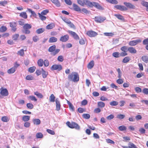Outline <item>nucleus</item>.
Masks as SVG:
<instances>
[{
	"mask_svg": "<svg viewBox=\"0 0 148 148\" xmlns=\"http://www.w3.org/2000/svg\"><path fill=\"white\" fill-rule=\"evenodd\" d=\"M7 4V1H0V5H1L5 6V5Z\"/></svg>",
	"mask_w": 148,
	"mask_h": 148,
	"instance_id": "60",
	"label": "nucleus"
},
{
	"mask_svg": "<svg viewBox=\"0 0 148 148\" xmlns=\"http://www.w3.org/2000/svg\"><path fill=\"white\" fill-rule=\"evenodd\" d=\"M122 147L124 148H137L136 145L133 143H130L129 147L122 146Z\"/></svg>",
	"mask_w": 148,
	"mask_h": 148,
	"instance_id": "20",
	"label": "nucleus"
},
{
	"mask_svg": "<svg viewBox=\"0 0 148 148\" xmlns=\"http://www.w3.org/2000/svg\"><path fill=\"white\" fill-rule=\"evenodd\" d=\"M36 69V67L34 66H33L29 68L28 69V71L30 73H32Z\"/></svg>",
	"mask_w": 148,
	"mask_h": 148,
	"instance_id": "40",
	"label": "nucleus"
},
{
	"mask_svg": "<svg viewBox=\"0 0 148 148\" xmlns=\"http://www.w3.org/2000/svg\"><path fill=\"white\" fill-rule=\"evenodd\" d=\"M32 26L31 25L26 23L24 25L23 27L24 29H29L32 28Z\"/></svg>",
	"mask_w": 148,
	"mask_h": 148,
	"instance_id": "28",
	"label": "nucleus"
},
{
	"mask_svg": "<svg viewBox=\"0 0 148 148\" xmlns=\"http://www.w3.org/2000/svg\"><path fill=\"white\" fill-rule=\"evenodd\" d=\"M119 129L121 131L126 130L127 129V127L124 125H122L119 127Z\"/></svg>",
	"mask_w": 148,
	"mask_h": 148,
	"instance_id": "42",
	"label": "nucleus"
},
{
	"mask_svg": "<svg viewBox=\"0 0 148 148\" xmlns=\"http://www.w3.org/2000/svg\"><path fill=\"white\" fill-rule=\"evenodd\" d=\"M26 79L27 80H31L33 79V77L31 75H28L26 77Z\"/></svg>",
	"mask_w": 148,
	"mask_h": 148,
	"instance_id": "58",
	"label": "nucleus"
},
{
	"mask_svg": "<svg viewBox=\"0 0 148 148\" xmlns=\"http://www.w3.org/2000/svg\"><path fill=\"white\" fill-rule=\"evenodd\" d=\"M82 13H84L86 14H89L90 12L85 8H83L81 10V11Z\"/></svg>",
	"mask_w": 148,
	"mask_h": 148,
	"instance_id": "34",
	"label": "nucleus"
},
{
	"mask_svg": "<svg viewBox=\"0 0 148 148\" xmlns=\"http://www.w3.org/2000/svg\"><path fill=\"white\" fill-rule=\"evenodd\" d=\"M56 110L59 111L60 108V104L58 98H56Z\"/></svg>",
	"mask_w": 148,
	"mask_h": 148,
	"instance_id": "15",
	"label": "nucleus"
},
{
	"mask_svg": "<svg viewBox=\"0 0 148 148\" xmlns=\"http://www.w3.org/2000/svg\"><path fill=\"white\" fill-rule=\"evenodd\" d=\"M57 38L55 37H51L50 38L49 40V43L56 42L57 41Z\"/></svg>",
	"mask_w": 148,
	"mask_h": 148,
	"instance_id": "25",
	"label": "nucleus"
},
{
	"mask_svg": "<svg viewBox=\"0 0 148 148\" xmlns=\"http://www.w3.org/2000/svg\"><path fill=\"white\" fill-rule=\"evenodd\" d=\"M86 34L90 37H95L97 35V33L92 31H89L86 32Z\"/></svg>",
	"mask_w": 148,
	"mask_h": 148,
	"instance_id": "9",
	"label": "nucleus"
},
{
	"mask_svg": "<svg viewBox=\"0 0 148 148\" xmlns=\"http://www.w3.org/2000/svg\"><path fill=\"white\" fill-rule=\"evenodd\" d=\"M56 47L55 45H53L50 47L48 49V51L51 52V54L53 56H55L60 51L59 49H56Z\"/></svg>",
	"mask_w": 148,
	"mask_h": 148,
	"instance_id": "2",
	"label": "nucleus"
},
{
	"mask_svg": "<svg viewBox=\"0 0 148 148\" xmlns=\"http://www.w3.org/2000/svg\"><path fill=\"white\" fill-rule=\"evenodd\" d=\"M83 117L86 119H89L90 117V115L88 114H82Z\"/></svg>",
	"mask_w": 148,
	"mask_h": 148,
	"instance_id": "48",
	"label": "nucleus"
},
{
	"mask_svg": "<svg viewBox=\"0 0 148 148\" xmlns=\"http://www.w3.org/2000/svg\"><path fill=\"white\" fill-rule=\"evenodd\" d=\"M47 131L49 134H51L54 135L55 134V133L53 131L51 130L47 129Z\"/></svg>",
	"mask_w": 148,
	"mask_h": 148,
	"instance_id": "59",
	"label": "nucleus"
},
{
	"mask_svg": "<svg viewBox=\"0 0 148 148\" xmlns=\"http://www.w3.org/2000/svg\"><path fill=\"white\" fill-rule=\"evenodd\" d=\"M17 54L21 56H23L24 54V50L22 49L18 52Z\"/></svg>",
	"mask_w": 148,
	"mask_h": 148,
	"instance_id": "46",
	"label": "nucleus"
},
{
	"mask_svg": "<svg viewBox=\"0 0 148 148\" xmlns=\"http://www.w3.org/2000/svg\"><path fill=\"white\" fill-rule=\"evenodd\" d=\"M115 8L117 9L120 10L122 11L127 10V8L121 5H116L114 6Z\"/></svg>",
	"mask_w": 148,
	"mask_h": 148,
	"instance_id": "10",
	"label": "nucleus"
},
{
	"mask_svg": "<svg viewBox=\"0 0 148 148\" xmlns=\"http://www.w3.org/2000/svg\"><path fill=\"white\" fill-rule=\"evenodd\" d=\"M142 92L143 93L146 95L148 94V88H144Z\"/></svg>",
	"mask_w": 148,
	"mask_h": 148,
	"instance_id": "64",
	"label": "nucleus"
},
{
	"mask_svg": "<svg viewBox=\"0 0 148 148\" xmlns=\"http://www.w3.org/2000/svg\"><path fill=\"white\" fill-rule=\"evenodd\" d=\"M55 97L53 94L51 95L49 97V101L51 102H54L55 101Z\"/></svg>",
	"mask_w": 148,
	"mask_h": 148,
	"instance_id": "33",
	"label": "nucleus"
},
{
	"mask_svg": "<svg viewBox=\"0 0 148 148\" xmlns=\"http://www.w3.org/2000/svg\"><path fill=\"white\" fill-rule=\"evenodd\" d=\"M30 116H24L22 118L23 121L24 122H27L30 119Z\"/></svg>",
	"mask_w": 148,
	"mask_h": 148,
	"instance_id": "30",
	"label": "nucleus"
},
{
	"mask_svg": "<svg viewBox=\"0 0 148 148\" xmlns=\"http://www.w3.org/2000/svg\"><path fill=\"white\" fill-rule=\"evenodd\" d=\"M125 116L124 114H119L117 115L116 118L119 119H123L125 118Z\"/></svg>",
	"mask_w": 148,
	"mask_h": 148,
	"instance_id": "44",
	"label": "nucleus"
},
{
	"mask_svg": "<svg viewBox=\"0 0 148 148\" xmlns=\"http://www.w3.org/2000/svg\"><path fill=\"white\" fill-rule=\"evenodd\" d=\"M94 65V62L93 60L91 61L88 64L87 68L88 69H91L93 67Z\"/></svg>",
	"mask_w": 148,
	"mask_h": 148,
	"instance_id": "21",
	"label": "nucleus"
},
{
	"mask_svg": "<svg viewBox=\"0 0 148 148\" xmlns=\"http://www.w3.org/2000/svg\"><path fill=\"white\" fill-rule=\"evenodd\" d=\"M9 24L10 27L12 28V30L14 32H15L16 30V23L15 22H10Z\"/></svg>",
	"mask_w": 148,
	"mask_h": 148,
	"instance_id": "12",
	"label": "nucleus"
},
{
	"mask_svg": "<svg viewBox=\"0 0 148 148\" xmlns=\"http://www.w3.org/2000/svg\"><path fill=\"white\" fill-rule=\"evenodd\" d=\"M128 48L126 46L122 47L121 48V50L123 52H126L127 51Z\"/></svg>",
	"mask_w": 148,
	"mask_h": 148,
	"instance_id": "55",
	"label": "nucleus"
},
{
	"mask_svg": "<svg viewBox=\"0 0 148 148\" xmlns=\"http://www.w3.org/2000/svg\"><path fill=\"white\" fill-rule=\"evenodd\" d=\"M38 14L39 15V17L41 20L42 21L45 20L46 18V16H43L40 13H38Z\"/></svg>",
	"mask_w": 148,
	"mask_h": 148,
	"instance_id": "49",
	"label": "nucleus"
},
{
	"mask_svg": "<svg viewBox=\"0 0 148 148\" xmlns=\"http://www.w3.org/2000/svg\"><path fill=\"white\" fill-rule=\"evenodd\" d=\"M73 6L75 11L78 12H80L81 10L80 7L75 3L73 4Z\"/></svg>",
	"mask_w": 148,
	"mask_h": 148,
	"instance_id": "22",
	"label": "nucleus"
},
{
	"mask_svg": "<svg viewBox=\"0 0 148 148\" xmlns=\"http://www.w3.org/2000/svg\"><path fill=\"white\" fill-rule=\"evenodd\" d=\"M130 60V58L129 57L127 56L125 57L123 60L122 62L124 63H127Z\"/></svg>",
	"mask_w": 148,
	"mask_h": 148,
	"instance_id": "45",
	"label": "nucleus"
},
{
	"mask_svg": "<svg viewBox=\"0 0 148 148\" xmlns=\"http://www.w3.org/2000/svg\"><path fill=\"white\" fill-rule=\"evenodd\" d=\"M16 71L15 69L13 67L8 70V73L9 74H11L14 73Z\"/></svg>",
	"mask_w": 148,
	"mask_h": 148,
	"instance_id": "35",
	"label": "nucleus"
},
{
	"mask_svg": "<svg viewBox=\"0 0 148 148\" xmlns=\"http://www.w3.org/2000/svg\"><path fill=\"white\" fill-rule=\"evenodd\" d=\"M42 72L41 73L43 78H46L47 75L48 74V73L47 72L45 71L42 68Z\"/></svg>",
	"mask_w": 148,
	"mask_h": 148,
	"instance_id": "24",
	"label": "nucleus"
},
{
	"mask_svg": "<svg viewBox=\"0 0 148 148\" xmlns=\"http://www.w3.org/2000/svg\"><path fill=\"white\" fill-rule=\"evenodd\" d=\"M58 60L59 62H62L64 60V58L62 56H59L58 58Z\"/></svg>",
	"mask_w": 148,
	"mask_h": 148,
	"instance_id": "62",
	"label": "nucleus"
},
{
	"mask_svg": "<svg viewBox=\"0 0 148 148\" xmlns=\"http://www.w3.org/2000/svg\"><path fill=\"white\" fill-rule=\"evenodd\" d=\"M118 102L116 101H113L110 102V104L112 106H114L118 105Z\"/></svg>",
	"mask_w": 148,
	"mask_h": 148,
	"instance_id": "47",
	"label": "nucleus"
},
{
	"mask_svg": "<svg viewBox=\"0 0 148 148\" xmlns=\"http://www.w3.org/2000/svg\"><path fill=\"white\" fill-rule=\"evenodd\" d=\"M55 25L53 23H51L48 25L46 26V28L47 29H51L55 27Z\"/></svg>",
	"mask_w": 148,
	"mask_h": 148,
	"instance_id": "31",
	"label": "nucleus"
},
{
	"mask_svg": "<svg viewBox=\"0 0 148 148\" xmlns=\"http://www.w3.org/2000/svg\"><path fill=\"white\" fill-rule=\"evenodd\" d=\"M114 16L119 19L122 21H123L124 20L123 17L120 14H115Z\"/></svg>",
	"mask_w": 148,
	"mask_h": 148,
	"instance_id": "39",
	"label": "nucleus"
},
{
	"mask_svg": "<svg viewBox=\"0 0 148 148\" xmlns=\"http://www.w3.org/2000/svg\"><path fill=\"white\" fill-rule=\"evenodd\" d=\"M67 103L69 105V108L70 109L73 111H74L75 110L74 107L72 104L69 101L67 100Z\"/></svg>",
	"mask_w": 148,
	"mask_h": 148,
	"instance_id": "23",
	"label": "nucleus"
},
{
	"mask_svg": "<svg viewBox=\"0 0 148 148\" xmlns=\"http://www.w3.org/2000/svg\"><path fill=\"white\" fill-rule=\"evenodd\" d=\"M45 31L43 28H41L37 29L36 30V32L38 34H40L43 33Z\"/></svg>",
	"mask_w": 148,
	"mask_h": 148,
	"instance_id": "43",
	"label": "nucleus"
},
{
	"mask_svg": "<svg viewBox=\"0 0 148 148\" xmlns=\"http://www.w3.org/2000/svg\"><path fill=\"white\" fill-rule=\"evenodd\" d=\"M33 41L35 42H37L38 40H39V39L38 37L36 36H35L33 37Z\"/></svg>",
	"mask_w": 148,
	"mask_h": 148,
	"instance_id": "56",
	"label": "nucleus"
},
{
	"mask_svg": "<svg viewBox=\"0 0 148 148\" xmlns=\"http://www.w3.org/2000/svg\"><path fill=\"white\" fill-rule=\"evenodd\" d=\"M105 103L102 101H99L97 102L98 107L100 108H103L105 106Z\"/></svg>",
	"mask_w": 148,
	"mask_h": 148,
	"instance_id": "26",
	"label": "nucleus"
},
{
	"mask_svg": "<svg viewBox=\"0 0 148 148\" xmlns=\"http://www.w3.org/2000/svg\"><path fill=\"white\" fill-rule=\"evenodd\" d=\"M0 93L2 95L4 96H7L8 95V91L6 88L1 89Z\"/></svg>",
	"mask_w": 148,
	"mask_h": 148,
	"instance_id": "11",
	"label": "nucleus"
},
{
	"mask_svg": "<svg viewBox=\"0 0 148 148\" xmlns=\"http://www.w3.org/2000/svg\"><path fill=\"white\" fill-rule=\"evenodd\" d=\"M114 117V116L113 114H110V115L107 116L106 117L107 119L108 120H110L111 119H113Z\"/></svg>",
	"mask_w": 148,
	"mask_h": 148,
	"instance_id": "63",
	"label": "nucleus"
},
{
	"mask_svg": "<svg viewBox=\"0 0 148 148\" xmlns=\"http://www.w3.org/2000/svg\"><path fill=\"white\" fill-rule=\"evenodd\" d=\"M44 66L47 67L49 65V61L47 60H44Z\"/></svg>",
	"mask_w": 148,
	"mask_h": 148,
	"instance_id": "61",
	"label": "nucleus"
},
{
	"mask_svg": "<svg viewBox=\"0 0 148 148\" xmlns=\"http://www.w3.org/2000/svg\"><path fill=\"white\" fill-rule=\"evenodd\" d=\"M89 7H92L94 6L98 9L100 10H103V8L98 3L94 2H90Z\"/></svg>",
	"mask_w": 148,
	"mask_h": 148,
	"instance_id": "6",
	"label": "nucleus"
},
{
	"mask_svg": "<svg viewBox=\"0 0 148 148\" xmlns=\"http://www.w3.org/2000/svg\"><path fill=\"white\" fill-rule=\"evenodd\" d=\"M29 98L30 100L36 101H37V99L36 98V97L33 96H29L28 97Z\"/></svg>",
	"mask_w": 148,
	"mask_h": 148,
	"instance_id": "50",
	"label": "nucleus"
},
{
	"mask_svg": "<svg viewBox=\"0 0 148 148\" xmlns=\"http://www.w3.org/2000/svg\"><path fill=\"white\" fill-rule=\"evenodd\" d=\"M141 4L147 8V10L148 11V2L143 1L141 3Z\"/></svg>",
	"mask_w": 148,
	"mask_h": 148,
	"instance_id": "38",
	"label": "nucleus"
},
{
	"mask_svg": "<svg viewBox=\"0 0 148 148\" xmlns=\"http://www.w3.org/2000/svg\"><path fill=\"white\" fill-rule=\"evenodd\" d=\"M69 36L68 35H66L63 36H61L60 39V41L62 42L67 41L69 39Z\"/></svg>",
	"mask_w": 148,
	"mask_h": 148,
	"instance_id": "13",
	"label": "nucleus"
},
{
	"mask_svg": "<svg viewBox=\"0 0 148 148\" xmlns=\"http://www.w3.org/2000/svg\"><path fill=\"white\" fill-rule=\"evenodd\" d=\"M35 95H36L37 97L39 98H42L43 97V96L40 93L37 91L34 92Z\"/></svg>",
	"mask_w": 148,
	"mask_h": 148,
	"instance_id": "37",
	"label": "nucleus"
},
{
	"mask_svg": "<svg viewBox=\"0 0 148 148\" xmlns=\"http://www.w3.org/2000/svg\"><path fill=\"white\" fill-rule=\"evenodd\" d=\"M7 29L6 27L5 26H3L0 28V32H4Z\"/></svg>",
	"mask_w": 148,
	"mask_h": 148,
	"instance_id": "54",
	"label": "nucleus"
},
{
	"mask_svg": "<svg viewBox=\"0 0 148 148\" xmlns=\"http://www.w3.org/2000/svg\"><path fill=\"white\" fill-rule=\"evenodd\" d=\"M1 119L4 122H7L9 121L8 118L7 116H4L2 117Z\"/></svg>",
	"mask_w": 148,
	"mask_h": 148,
	"instance_id": "51",
	"label": "nucleus"
},
{
	"mask_svg": "<svg viewBox=\"0 0 148 148\" xmlns=\"http://www.w3.org/2000/svg\"><path fill=\"white\" fill-rule=\"evenodd\" d=\"M112 56L114 57L117 58L120 57V53L118 52H114L112 54Z\"/></svg>",
	"mask_w": 148,
	"mask_h": 148,
	"instance_id": "41",
	"label": "nucleus"
},
{
	"mask_svg": "<svg viewBox=\"0 0 148 148\" xmlns=\"http://www.w3.org/2000/svg\"><path fill=\"white\" fill-rule=\"evenodd\" d=\"M56 6L59 7L60 6V3L58 0H51Z\"/></svg>",
	"mask_w": 148,
	"mask_h": 148,
	"instance_id": "18",
	"label": "nucleus"
},
{
	"mask_svg": "<svg viewBox=\"0 0 148 148\" xmlns=\"http://www.w3.org/2000/svg\"><path fill=\"white\" fill-rule=\"evenodd\" d=\"M141 42V40L140 39L131 41L129 42V45L130 46H135L138 43H140Z\"/></svg>",
	"mask_w": 148,
	"mask_h": 148,
	"instance_id": "8",
	"label": "nucleus"
},
{
	"mask_svg": "<svg viewBox=\"0 0 148 148\" xmlns=\"http://www.w3.org/2000/svg\"><path fill=\"white\" fill-rule=\"evenodd\" d=\"M68 32L74 39L76 40H79V37L77 34L75 32L70 30Z\"/></svg>",
	"mask_w": 148,
	"mask_h": 148,
	"instance_id": "7",
	"label": "nucleus"
},
{
	"mask_svg": "<svg viewBox=\"0 0 148 148\" xmlns=\"http://www.w3.org/2000/svg\"><path fill=\"white\" fill-rule=\"evenodd\" d=\"M37 63L39 66L41 67L43 66L44 64V61L43 59H40L38 60Z\"/></svg>",
	"mask_w": 148,
	"mask_h": 148,
	"instance_id": "29",
	"label": "nucleus"
},
{
	"mask_svg": "<svg viewBox=\"0 0 148 148\" xmlns=\"http://www.w3.org/2000/svg\"><path fill=\"white\" fill-rule=\"evenodd\" d=\"M68 78L74 82H77L79 80V75L77 73L73 72L69 75Z\"/></svg>",
	"mask_w": 148,
	"mask_h": 148,
	"instance_id": "1",
	"label": "nucleus"
},
{
	"mask_svg": "<svg viewBox=\"0 0 148 148\" xmlns=\"http://www.w3.org/2000/svg\"><path fill=\"white\" fill-rule=\"evenodd\" d=\"M141 59L142 60L146 63L148 62V56L144 55L142 56Z\"/></svg>",
	"mask_w": 148,
	"mask_h": 148,
	"instance_id": "27",
	"label": "nucleus"
},
{
	"mask_svg": "<svg viewBox=\"0 0 148 148\" xmlns=\"http://www.w3.org/2000/svg\"><path fill=\"white\" fill-rule=\"evenodd\" d=\"M77 3L81 5L84 6L85 5L89 7L90 1L88 0H77Z\"/></svg>",
	"mask_w": 148,
	"mask_h": 148,
	"instance_id": "4",
	"label": "nucleus"
},
{
	"mask_svg": "<svg viewBox=\"0 0 148 148\" xmlns=\"http://www.w3.org/2000/svg\"><path fill=\"white\" fill-rule=\"evenodd\" d=\"M19 35L18 34H16L13 35L12 36V38L13 40H17L19 37Z\"/></svg>",
	"mask_w": 148,
	"mask_h": 148,
	"instance_id": "57",
	"label": "nucleus"
},
{
	"mask_svg": "<svg viewBox=\"0 0 148 148\" xmlns=\"http://www.w3.org/2000/svg\"><path fill=\"white\" fill-rule=\"evenodd\" d=\"M105 19L100 16L95 17V21L97 22L101 23L103 22Z\"/></svg>",
	"mask_w": 148,
	"mask_h": 148,
	"instance_id": "14",
	"label": "nucleus"
},
{
	"mask_svg": "<svg viewBox=\"0 0 148 148\" xmlns=\"http://www.w3.org/2000/svg\"><path fill=\"white\" fill-rule=\"evenodd\" d=\"M124 4L129 8L134 9L135 8V6L130 3L125 2L124 3Z\"/></svg>",
	"mask_w": 148,
	"mask_h": 148,
	"instance_id": "16",
	"label": "nucleus"
},
{
	"mask_svg": "<svg viewBox=\"0 0 148 148\" xmlns=\"http://www.w3.org/2000/svg\"><path fill=\"white\" fill-rule=\"evenodd\" d=\"M32 121L34 125H39L41 123L40 120L38 119H33Z\"/></svg>",
	"mask_w": 148,
	"mask_h": 148,
	"instance_id": "17",
	"label": "nucleus"
},
{
	"mask_svg": "<svg viewBox=\"0 0 148 148\" xmlns=\"http://www.w3.org/2000/svg\"><path fill=\"white\" fill-rule=\"evenodd\" d=\"M27 10L29 12L31 13L32 14L33 16H34V17L35 18H36L37 15L35 13V12L34 11H32L31 9H29L28 8H27Z\"/></svg>",
	"mask_w": 148,
	"mask_h": 148,
	"instance_id": "36",
	"label": "nucleus"
},
{
	"mask_svg": "<svg viewBox=\"0 0 148 148\" xmlns=\"http://www.w3.org/2000/svg\"><path fill=\"white\" fill-rule=\"evenodd\" d=\"M27 107L29 109H32L34 108L33 104L31 103H28L27 104Z\"/></svg>",
	"mask_w": 148,
	"mask_h": 148,
	"instance_id": "53",
	"label": "nucleus"
},
{
	"mask_svg": "<svg viewBox=\"0 0 148 148\" xmlns=\"http://www.w3.org/2000/svg\"><path fill=\"white\" fill-rule=\"evenodd\" d=\"M66 124L70 128H75L77 130H80V126L78 124L74 122H72L71 123L69 121H67L66 123Z\"/></svg>",
	"mask_w": 148,
	"mask_h": 148,
	"instance_id": "3",
	"label": "nucleus"
},
{
	"mask_svg": "<svg viewBox=\"0 0 148 148\" xmlns=\"http://www.w3.org/2000/svg\"><path fill=\"white\" fill-rule=\"evenodd\" d=\"M36 136L37 138H42L43 137V135L41 133L39 132L36 134Z\"/></svg>",
	"mask_w": 148,
	"mask_h": 148,
	"instance_id": "52",
	"label": "nucleus"
},
{
	"mask_svg": "<svg viewBox=\"0 0 148 148\" xmlns=\"http://www.w3.org/2000/svg\"><path fill=\"white\" fill-rule=\"evenodd\" d=\"M20 16L25 19H26L27 18V15L25 12L21 13L20 14Z\"/></svg>",
	"mask_w": 148,
	"mask_h": 148,
	"instance_id": "32",
	"label": "nucleus"
},
{
	"mask_svg": "<svg viewBox=\"0 0 148 148\" xmlns=\"http://www.w3.org/2000/svg\"><path fill=\"white\" fill-rule=\"evenodd\" d=\"M51 70H58L60 71L62 69V66L60 64H54L51 68Z\"/></svg>",
	"mask_w": 148,
	"mask_h": 148,
	"instance_id": "5",
	"label": "nucleus"
},
{
	"mask_svg": "<svg viewBox=\"0 0 148 148\" xmlns=\"http://www.w3.org/2000/svg\"><path fill=\"white\" fill-rule=\"evenodd\" d=\"M127 51L132 53H135L136 52V50L133 47L128 48Z\"/></svg>",
	"mask_w": 148,
	"mask_h": 148,
	"instance_id": "19",
	"label": "nucleus"
}]
</instances>
